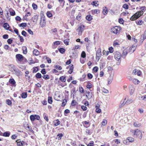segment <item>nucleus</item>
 <instances>
[{"label":"nucleus","mask_w":146,"mask_h":146,"mask_svg":"<svg viewBox=\"0 0 146 146\" xmlns=\"http://www.w3.org/2000/svg\"><path fill=\"white\" fill-rule=\"evenodd\" d=\"M130 131L133 133V135L135 136L136 137H138L141 139L142 136L141 131L138 129H135V130L131 129Z\"/></svg>","instance_id":"f257e3e1"},{"label":"nucleus","mask_w":146,"mask_h":146,"mask_svg":"<svg viewBox=\"0 0 146 146\" xmlns=\"http://www.w3.org/2000/svg\"><path fill=\"white\" fill-rule=\"evenodd\" d=\"M121 27L116 26L111 28V32L115 35H118L121 31Z\"/></svg>","instance_id":"f03ea898"},{"label":"nucleus","mask_w":146,"mask_h":146,"mask_svg":"<svg viewBox=\"0 0 146 146\" xmlns=\"http://www.w3.org/2000/svg\"><path fill=\"white\" fill-rule=\"evenodd\" d=\"M46 24V21L45 16L43 14H40V26L41 27H45Z\"/></svg>","instance_id":"7ed1b4c3"},{"label":"nucleus","mask_w":146,"mask_h":146,"mask_svg":"<svg viewBox=\"0 0 146 146\" xmlns=\"http://www.w3.org/2000/svg\"><path fill=\"white\" fill-rule=\"evenodd\" d=\"M143 14H142V12L138 11L133 15L130 18V20L131 21H134L139 18Z\"/></svg>","instance_id":"20e7f679"},{"label":"nucleus","mask_w":146,"mask_h":146,"mask_svg":"<svg viewBox=\"0 0 146 146\" xmlns=\"http://www.w3.org/2000/svg\"><path fill=\"white\" fill-rule=\"evenodd\" d=\"M15 57L17 61L21 62L25 59V57L22 55L17 54L16 55Z\"/></svg>","instance_id":"39448f33"},{"label":"nucleus","mask_w":146,"mask_h":146,"mask_svg":"<svg viewBox=\"0 0 146 146\" xmlns=\"http://www.w3.org/2000/svg\"><path fill=\"white\" fill-rule=\"evenodd\" d=\"M114 56L115 59L117 60H119L122 57V54L119 52L116 51L114 53Z\"/></svg>","instance_id":"423d86ee"},{"label":"nucleus","mask_w":146,"mask_h":146,"mask_svg":"<svg viewBox=\"0 0 146 146\" xmlns=\"http://www.w3.org/2000/svg\"><path fill=\"white\" fill-rule=\"evenodd\" d=\"M87 99L89 100L90 99L92 96V92L89 91H86L84 93Z\"/></svg>","instance_id":"0eeeda50"},{"label":"nucleus","mask_w":146,"mask_h":146,"mask_svg":"<svg viewBox=\"0 0 146 146\" xmlns=\"http://www.w3.org/2000/svg\"><path fill=\"white\" fill-rule=\"evenodd\" d=\"M133 73L135 75H137V76H141L142 74V72L140 70L136 68L133 70Z\"/></svg>","instance_id":"6e6552de"},{"label":"nucleus","mask_w":146,"mask_h":146,"mask_svg":"<svg viewBox=\"0 0 146 146\" xmlns=\"http://www.w3.org/2000/svg\"><path fill=\"white\" fill-rule=\"evenodd\" d=\"M84 26L82 25H81L78 27L77 30L78 32V34L79 35H82V33L84 29Z\"/></svg>","instance_id":"1a4fd4ad"},{"label":"nucleus","mask_w":146,"mask_h":146,"mask_svg":"<svg viewBox=\"0 0 146 146\" xmlns=\"http://www.w3.org/2000/svg\"><path fill=\"white\" fill-rule=\"evenodd\" d=\"M128 88L130 95H132L133 94L135 90L134 86L132 85H130L129 86Z\"/></svg>","instance_id":"9d476101"},{"label":"nucleus","mask_w":146,"mask_h":146,"mask_svg":"<svg viewBox=\"0 0 146 146\" xmlns=\"http://www.w3.org/2000/svg\"><path fill=\"white\" fill-rule=\"evenodd\" d=\"M100 50L98 49L96 53V58L98 61L100 60L102 54Z\"/></svg>","instance_id":"9b49d317"},{"label":"nucleus","mask_w":146,"mask_h":146,"mask_svg":"<svg viewBox=\"0 0 146 146\" xmlns=\"http://www.w3.org/2000/svg\"><path fill=\"white\" fill-rule=\"evenodd\" d=\"M67 69H69L68 71V73L70 74H71L74 71V67L73 64H70L68 67L66 68Z\"/></svg>","instance_id":"f8f14e48"},{"label":"nucleus","mask_w":146,"mask_h":146,"mask_svg":"<svg viewBox=\"0 0 146 146\" xmlns=\"http://www.w3.org/2000/svg\"><path fill=\"white\" fill-rule=\"evenodd\" d=\"M84 127L86 128H88L90 127V123L89 121H84L82 122Z\"/></svg>","instance_id":"ddd939ff"},{"label":"nucleus","mask_w":146,"mask_h":146,"mask_svg":"<svg viewBox=\"0 0 146 146\" xmlns=\"http://www.w3.org/2000/svg\"><path fill=\"white\" fill-rule=\"evenodd\" d=\"M17 145L18 146H23L25 144V142L23 141H21L20 139H18L16 141Z\"/></svg>","instance_id":"4468645a"},{"label":"nucleus","mask_w":146,"mask_h":146,"mask_svg":"<svg viewBox=\"0 0 146 146\" xmlns=\"http://www.w3.org/2000/svg\"><path fill=\"white\" fill-rule=\"evenodd\" d=\"M95 107L96 108V112L98 113H100L101 112V109L100 108V104H97L96 105Z\"/></svg>","instance_id":"2eb2a0df"},{"label":"nucleus","mask_w":146,"mask_h":146,"mask_svg":"<svg viewBox=\"0 0 146 146\" xmlns=\"http://www.w3.org/2000/svg\"><path fill=\"white\" fill-rule=\"evenodd\" d=\"M135 141V139L133 137H128L126 140V142L132 143Z\"/></svg>","instance_id":"dca6fc26"},{"label":"nucleus","mask_w":146,"mask_h":146,"mask_svg":"<svg viewBox=\"0 0 146 146\" xmlns=\"http://www.w3.org/2000/svg\"><path fill=\"white\" fill-rule=\"evenodd\" d=\"M9 68L11 71L13 72L15 71L17 69L15 65L13 64H10L9 66Z\"/></svg>","instance_id":"f3484780"},{"label":"nucleus","mask_w":146,"mask_h":146,"mask_svg":"<svg viewBox=\"0 0 146 146\" xmlns=\"http://www.w3.org/2000/svg\"><path fill=\"white\" fill-rule=\"evenodd\" d=\"M57 84L58 86H61L62 87H64L66 86L67 85L66 83H63L62 82L60 81L59 80L57 82Z\"/></svg>","instance_id":"a211bd4d"},{"label":"nucleus","mask_w":146,"mask_h":146,"mask_svg":"<svg viewBox=\"0 0 146 146\" xmlns=\"http://www.w3.org/2000/svg\"><path fill=\"white\" fill-rule=\"evenodd\" d=\"M91 11L92 14L93 15H94L95 14H98L100 12V10L98 9L92 10Z\"/></svg>","instance_id":"6ab92c4d"},{"label":"nucleus","mask_w":146,"mask_h":146,"mask_svg":"<svg viewBox=\"0 0 146 146\" xmlns=\"http://www.w3.org/2000/svg\"><path fill=\"white\" fill-rule=\"evenodd\" d=\"M102 12L104 15H106L108 14V11L107 7H103Z\"/></svg>","instance_id":"aec40b11"},{"label":"nucleus","mask_w":146,"mask_h":146,"mask_svg":"<svg viewBox=\"0 0 146 146\" xmlns=\"http://www.w3.org/2000/svg\"><path fill=\"white\" fill-rule=\"evenodd\" d=\"M40 52L36 49H35L33 51V54L36 56H38L40 54Z\"/></svg>","instance_id":"412c9836"},{"label":"nucleus","mask_w":146,"mask_h":146,"mask_svg":"<svg viewBox=\"0 0 146 146\" xmlns=\"http://www.w3.org/2000/svg\"><path fill=\"white\" fill-rule=\"evenodd\" d=\"M59 80L63 83H66V76H62L60 77L59 78Z\"/></svg>","instance_id":"4be33fe9"},{"label":"nucleus","mask_w":146,"mask_h":146,"mask_svg":"<svg viewBox=\"0 0 146 146\" xmlns=\"http://www.w3.org/2000/svg\"><path fill=\"white\" fill-rule=\"evenodd\" d=\"M132 82L135 84H138L140 83V81L137 79L134 78L132 80Z\"/></svg>","instance_id":"5701e85b"},{"label":"nucleus","mask_w":146,"mask_h":146,"mask_svg":"<svg viewBox=\"0 0 146 146\" xmlns=\"http://www.w3.org/2000/svg\"><path fill=\"white\" fill-rule=\"evenodd\" d=\"M38 15H35L32 18V19L33 20V21L34 22H36L38 21Z\"/></svg>","instance_id":"b1692460"},{"label":"nucleus","mask_w":146,"mask_h":146,"mask_svg":"<svg viewBox=\"0 0 146 146\" xmlns=\"http://www.w3.org/2000/svg\"><path fill=\"white\" fill-rule=\"evenodd\" d=\"M22 50L23 51V53L24 54H26L27 52V48L25 46H23L22 48Z\"/></svg>","instance_id":"393cba45"},{"label":"nucleus","mask_w":146,"mask_h":146,"mask_svg":"<svg viewBox=\"0 0 146 146\" xmlns=\"http://www.w3.org/2000/svg\"><path fill=\"white\" fill-rule=\"evenodd\" d=\"M92 86L93 85L90 82H87L86 86L87 88L90 89L92 88Z\"/></svg>","instance_id":"a878e982"},{"label":"nucleus","mask_w":146,"mask_h":146,"mask_svg":"<svg viewBox=\"0 0 146 146\" xmlns=\"http://www.w3.org/2000/svg\"><path fill=\"white\" fill-rule=\"evenodd\" d=\"M15 74L18 76H19L21 75V71L18 69H17L15 71Z\"/></svg>","instance_id":"bb28decb"},{"label":"nucleus","mask_w":146,"mask_h":146,"mask_svg":"<svg viewBox=\"0 0 146 146\" xmlns=\"http://www.w3.org/2000/svg\"><path fill=\"white\" fill-rule=\"evenodd\" d=\"M134 126L135 127H139L141 126V124L138 122H135L133 124Z\"/></svg>","instance_id":"cd10ccee"},{"label":"nucleus","mask_w":146,"mask_h":146,"mask_svg":"<svg viewBox=\"0 0 146 146\" xmlns=\"http://www.w3.org/2000/svg\"><path fill=\"white\" fill-rule=\"evenodd\" d=\"M140 9L141 10L140 11L142 12V14H143L144 12H145L146 10V7L145 6H142L140 7Z\"/></svg>","instance_id":"c85d7f7f"},{"label":"nucleus","mask_w":146,"mask_h":146,"mask_svg":"<svg viewBox=\"0 0 146 146\" xmlns=\"http://www.w3.org/2000/svg\"><path fill=\"white\" fill-rule=\"evenodd\" d=\"M112 77L111 76H110L108 79V84H110L112 82Z\"/></svg>","instance_id":"c756f323"},{"label":"nucleus","mask_w":146,"mask_h":146,"mask_svg":"<svg viewBox=\"0 0 146 146\" xmlns=\"http://www.w3.org/2000/svg\"><path fill=\"white\" fill-rule=\"evenodd\" d=\"M86 18L87 20L90 21H91L93 19L92 16L90 15H87Z\"/></svg>","instance_id":"7c9ffc66"},{"label":"nucleus","mask_w":146,"mask_h":146,"mask_svg":"<svg viewBox=\"0 0 146 146\" xmlns=\"http://www.w3.org/2000/svg\"><path fill=\"white\" fill-rule=\"evenodd\" d=\"M43 58L45 59L48 63H50L51 62V60L50 58L46 56H44L43 57Z\"/></svg>","instance_id":"2f4dec72"},{"label":"nucleus","mask_w":146,"mask_h":146,"mask_svg":"<svg viewBox=\"0 0 146 146\" xmlns=\"http://www.w3.org/2000/svg\"><path fill=\"white\" fill-rule=\"evenodd\" d=\"M42 78L45 80L49 79L50 78V76L48 74L43 75L42 76Z\"/></svg>","instance_id":"473e14b6"},{"label":"nucleus","mask_w":146,"mask_h":146,"mask_svg":"<svg viewBox=\"0 0 146 146\" xmlns=\"http://www.w3.org/2000/svg\"><path fill=\"white\" fill-rule=\"evenodd\" d=\"M60 43L59 41H57L54 42H53V44H52V47L53 48H55V45H58L60 44Z\"/></svg>","instance_id":"72a5a7b5"},{"label":"nucleus","mask_w":146,"mask_h":146,"mask_svg":"<svg viewBox=\"0 0 146 146\" xmlns=\"http://www.w3.org/2000/svg\"><path fill=\"white\" fill-rule=\"evenodd\" d=\"M21 96L22 98H25L27 96V94L26 92H23L21 94Z\"/></svg>","instance_id":"f704fd0d"},{"label":"nucleus","mask_w":146,"mask_h":146,"mask_svg":"<svg viewBox=\"0 0 146 146\" xmlns=\"http://www.w3.org/2000/svg\"><path fill=\"white\" fill-rule=\"evenodd\" d=\"M55 121L56 122L54 123V125L55 126H57L59 125L60 124V121L58 119L54 120V122H55Z\"/></svg>","instance_id":"c9c22d12"},{"label":"nucleus","mask_w":146,"mask_h":146,"mask_svg":"<svg viewBox=\"0 0 146 146\" xmlns=\"http://www.w3.org/2000/svg\"><path fill=\"white\" fill-rule=\"evenodd\" d=\"M3 27L6 30H8L9 29V26L7 23H5L3 24Z\"/></svg>","instance_id":"e433bc0d"},{"label":"nucleus","mask_w":146,"mask_h":146,"mask_svg":"<svg viewBox=\"0 0 146 146\" xmlns=\"http://www.w3.org/2000/svg\"><path fill=\"white\" fill-rule=\"evenodd\" d=\"M10 135V133L9 132H6L3 133V136L6 137H9Z\"/></svg>","instance_id":"4c0bfd02"},{"label":"nucleus","mask_w":146,"mask_h":146,"mask_svg":"<svg viewBox=\"0 0 146 146\" xmlns=\"http://www.w3.org/2000/svg\"><path fill=\"white\" fill-rule=\"evenodd\" d=\"M59 52L61 54H63L65 51V50L63 48H58Z\"/></svg>","instance_id":"58836bf2"},{"label":"nucleus","mask_w":146,"mask_h":146,"mask_svg":"<svg viewBox=\"0 0 146 146\" xmlns=\"http://www.w3.org/2000/svg\"><path fill=\"white\" fill-rule=\"evenodd\" d=\"M133 102V100L132 99L129 98L126 101V104L128 105L132 103Z\"/></svg>","instance_id":"ea45409f"},{"label":"nucleus","mask_w":146,"mask_h":146,"mask_svg":"<svg viewBox=\"0 0 146 146\" xmlns=\"http://www.w3.org/2000/svg\"><path fill=\"white\" fill-rule=\"evenodd\" d=\"M36 78L37 79L41 78L42 76L40 73L39 72L37 73L35 75Z\"/></svg>","instance_id":"a19ab883"},{"label":"nucleus","mask_w":146,"mask_h":146,"mask_svg":"<svg viewBox=\"0 0 146 146\" xmlns=\"http://www.w3.org/2000/svg\"><path fill=\"white\" fill-rule=\"evenodd\" d=\"M128 54V52L124 50L122 53V57L123 58H125Z\"/></svg>","instance_id":"79ce46f5"},{"label":"nucleus","mask_w":146,"mask_h":146,"mask_svg":"<svg viewBox=\"0 0 146 146\" xmlns=\"http://www.w3.org/2000/svg\"><path fill=\"white\" fill-rule=\"evenodd\" d=\"M48 101L49 104H52L53 102L52 98L51 97L49 96L48 98Z\"/></svg>","instance_id":"37998d69"},{"label":"nucleus","mask_w":146,"mask_h":146,"mask_svg":"<svg viewBox=\"0 0 146 146\" xmlns=\"http://www.w3.org/2000/svg\"><path fill=\"white\" fill-rule=\"evenodd\" d=\"M86 132L88 135H90L92 133V132L89 129H86Z\"/></svg>","instance_id":"c03bdc74"},{"label":"nucleus","mask_w":146,"mask_h":146,"mask_svg":"<svg viewBox=\"0 0 146 146\" xmlns=\"http://www.w3.org/2000/svg\"><path fill=\"white\" fill-rule=\"evenodd\" d=\"M98 2V1H93L92 2L91 4L92 5L96 7H97L99 5L97 3Z\"/></svg>","instance_id":"a18cd8bd"},{"label":"nucleus","mask_w":146,"mask_h":146,"mask_svg":"<svg viewBox=\"0 0 146 146\" xmlns=\"http://www.w3.org/2000/svg\"><path fill=\"white\" fill-rule=\"evenodd\" d=\"M9 82L10 83H11V84L13 85H14V84H15L16 83L15 80L13 78L10 79L9 80Z\"/></svg>","instance_id":"49530a36"},{"label":"nucleus","mask_w":146,"mask_h":146,"mask_svg":"<svg viewBox=\"0 0 146 146\" xmlns=\"http://www.w3.org/2000/svg\"><path fill=\"white\" fill-rule=\"evenodd\" d=\"M143 23V22L142 20H139L136 21V24L139 25H141Z\"/></svg>","instance_id":"de8ad7c7"},{"label":"nucleus","mask_w":146,"mask_h":146,"mask_svg":"<svg viewBox=\"0 0 146 146\" xmlns=\"http://www.w3.org/2000/svg\"><path fill=\"white\" fill-rule=\"evenodd\" d=\"M6 103L9 106H11L12 104V103L11 101L7 99L6 100Z\"/></svg>","instance_id":"09e8293b"},{"label":"nucleus","mask_w":146,"mask_h":146,"mask_svg":"<svg viewBox=\"0 0 146 146\" xmlns=\"http://www.w3.org/2000/svg\"><path fill=\"white\" fill-rule=\"evenodd\" d=\"M46 15L47 17L49 18L52 17V13L49 11H47L46 13Z\"/></svg>","instance_id":"8fccbe9b"},{"label":"nucleus","mask_w":146,"mask_h":146,"mask_svg":"<svg viewBox=\"0 0 146 146\" xmlns=\"http://www.w3.org/2000/svg\"><path fill=\"white\" fill-rule=\"evenodd\" d=\"M33 72L34 73H36L38 71V67H34L33 68Z\"/></svg>","instance_id":"3c124183"},{"label":"nucleus","mask_w":146,"mask_h":146,"mask_svg":"<svg viewBox=\"0 0 146 146\" xmlns=\"http://www.w3.org/2000/svg\"><path fill=\"white\" fill-rule=\"evenodd\" d=\"M30 119L32 121H34V120H35V115H31L30 116Z\"/></svg>","instance_id":"603ef678"},{"label":"nucleus","mask_w":146,"mask_h":146,"mask_svg":"<svg viewBox=\"0 0 146 146\" xmlns=\"http://www.w3.org/2000/svg\"><path fill=\"white\" fill-rule=\"evenodd\" d=\"M67 101L66 99H64L62 103V106L64 107L65 106L67 103Z\"/></svg>","instance_id":"864d4df0"},{"label":"nucleus","mask_w":146,"mask_h":146,"mask_svg":"<svg viewBox=\"0 0 146 146\" xmlns=\"http://www.w3.org/2000/svg\"><path fill=\"white\" fill-rule=\"evenodd\" d=\"M77 102L75 100H73L71 103V105L72 106H75L77 104Z\"/></svg>","instance_id":"5fc2aeb1"},{"label":"nucleus","mask_w":146,"mask_h":146,"mask_svg":"<svg viewBox=\"0 0 146 146\" xmlns=\"http://www.w3.org/2000/svg\"><path fill=\"white\" fill-rule=\"evenodd\" d=\"M63 136V134L62 133L58 134L57 135V138H56V139L57 138L58 140H60L61 139V138Z\"/></svg>","instance_id":"6e6d98bb"},{"label":"nucleus","mask_w":146,"mask_h":146,"mask_svg":"<svg viewBox=\"0 0 146 146\" xmlns=\"http://www.w3.org/2000/svg\"><path fill=\"white\" fill-rule=\"evenodd\" d=\"M69 40L70 39H66L64 40V42L66 45H68L69 44Z\"/></svg>","instance_id":"4d7b16f0"},{"label":"nucleus","mask_w":146,"mask_h":146,"mask_svg":"<svg viewBox=\"0 0 146 146\" xmlns=\"http://www.w3.org/2000/svg\"><path fill=\"white\" fill-rule=\"evenodd\" d=\"M10 14L11 15L14 16L15 15V11L13 9L9 11Z\"/></svg>","instance_id":"13d9d810"},{"label":"nucleus","mask_w":146,"mask_h":146,"mask_svg":"<svg viewBox=\"0 0 146 146\" xmlns=\"http://www.w3.org/2000/svg\"><path fill=\"white\" fill-rule=\"evenodd\" d=\"M98 70V68L97 66H96L94 67L93 69V71L94 72H97Z\"/></svg>","instance_id":"bf43d9fd"},{"label":"nucleus","mask_w":146,"mask_h":146,"mask_svg":"<svg viewBox=\"0 0 146 146\" xmlns=\"http://www.w3.org/2000/svg\"><path fill=\"white\" fill-rule=\"evenodd\" d=\"M87 77L88 79H91L93 78V76L90 73H88L87 74Z\"/></svg>","instance_id":"052dcab7"},{"label":"nucleus","mask_w":146,"mask_h":146,"mask_svg":"<svg viewBox=\"0 0 146 146\" xmlns=\"http://www.w3.org/2000/svg\"><path fill=\"white\" fill-rule=\"evenodd\" d=\"M27 24L26 23H22L19 25V27H26Z\"/></svg>","instance_id":"680f3d73"},{"label":"nucleus","mask_w":146,"mask_h":146,"mask_svg":"<svg viewBox=\"0 0 146 146\" xmlns=\"http://www.w3.org/2000/svg\"><path fill=\"white\" fill-rule=\"evenodd\" d=\"M141 37L143 38V40L146 38V29L144 32V34L141 35Z\"/></svg>","instance_id":"e2e57ef3"},{"label":"nucleus","mask_w":146,"mask_h":146,"mask_svg":"<svg viewBox=\"0 0 146 146\" xmlns=\"http://www.w3.org/2000/svg\"><path fill=\"white\" fill-rule=\"evenodd\" d=\"M79 90L80 92L81 93H83L84 92V91L83 88L81 87H80L79 88Z\"/></svg>","instance_id":"0e129e2a"},{"label":"nucleus","mask_w":146,"mask_h":146,"mask_svg":"<svg viewBox=\"0 0 146 146\" xmlns=\"http://www.w3.org/2000/svg\"><path fill=\"white\" fill-rule=\"evenodd\" d=\"M107 121L106 119H104L102 122V125L105 126L107 123Z\"/></svg>","instance_id":"69168bd1"},{"label":"nucleus","mask_w":146,"mask_h":146,"mask_svg":"<svg viewBox=\"0 0 146 146\" xmlns=\"http://www.w3.org/2000/svg\"><path fill=\"white\" fill-rule=\"evenodd\" d=\"M81 56L82 58H85L86 57V54L84 51H83L81 54Z\"/></svg>","instance_id":"338daca9"},{"label":"nucleus","mask_w":146,"mask_h":146,"mask_svg":"<svg viewBox=\"0 0 146 146\" xmlns=\"http://www.w3.org/2000/svg\"><path fill=\"white\" fill-rule=\"evenodd\" d=\"M32 7L34 9H37V6L35 3H33L32 5Z\"/></svg>","instance_id":"774afa93"}]
</instances>
